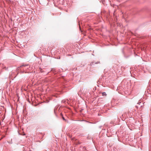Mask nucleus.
Returning a JSON list of instances; mask_svg holds the SVG:
<instances>
[{"label":"nucleus","mask_w":151,"mask_h":151,"mask_svg":"<svg viewBox=\"0 0 151 151\" xmlns=\"http://www.w3.org/2000/svg\"><path fill=\"white\" fill-rule=\"evenodd\" d=\"M100 63V62L99 61H98V62H91V63H90V65H94L95 64H99V63Z\"/></svg>","instance_id":"nucleus-1"},{"label":"nucleus","mask_w":151,"mask_h":151,"mask_svg":"<svg viewBox=\"0 0 151 151\" xmlns=\"http://www.w3.org/2000/svg\"><path fill=\"white\" fill-rule=\"evenodd\" d=\"M23 66H24V67L28 66V67L27 68V69H28V68L30 67V66L28 64L23 65H21L20 66V67H22Z\"/></svg>","instance_id":"nucleus-2"},{"label":"nucleus","mask_w":151,"mask_h":151,"mask_svg":"<svg viewBox=\"0 0 151 151\" xmlns=\"http://www.w3.org/2000/svg\"><path fill=\"white\" fill-rule=\"evenodd\" d=\"M102 94L103 96H106L107 95L105 92H102Z\"/></svg>","instance_id":"nucleus-3"},{"label":"nucleus","mask_w":151,"mask_h":151,"mask_svg":"<svg viewBox=\"0 0 151 151\" xmlns=\"http://www.w3.org/2000/svg\"><path fill=\"white\" fill-rule=\"evenodd\" d=\"M62 118H63V119L64 120H65V119L64 118L63 116Z\"/></svg>","instance_id":"nucleus-4"},{"label":"nucleus","mask_w":151,"mask_h":151,"mask_svg":"<svg viewBox=\"0 0 151 151\" xmlns=\"http://www.w3.org/2000/svg\"><path fill=\"white\" fill-rule=\"evenodd\" d=\"M22 135H25V134H22Z\"/></svg>","instance_id":"nucleus-5"},{"label":"nucleus","mask_w":151,"mask_h":151,"mask_svg":"<svg viewBox=\"0 0 151 151\" xmlns=\"http://www.w3.org/2000/svg\"><path fill=\"white\" fill-rule=\"evenodd\" d=\"M137 104H139V101L138 102V103H137Z\"/></svg>","instance_id":"nucleus-6"},{"label":"nucleus","mask_w":151,"mask_h":151,"mask_svg":"<svg viewBox=\"0 0 151 151\" xmlns=\"http://www.w3.org/2000/svg\"><path fill=\"white\" fill-rule=\"evenodd\" d=\"M41 71V72L42 73V72H43V71Z\"/></svg>","instance_id":"nucleus-7"},{"label":"nucleus","mask_w":151,"mask_h":151,"mask_svg":"<svg viewBox=\"0 0 151 151\" xmlns=\"http://www.w3.org/2000/svg\"><path fill=\"white\" fill-rule=\"evenodd\" d=\"M48 72L47 73V74H48Z\"/></svg>","instance_id":"nucleus-8"}]
</instances>
